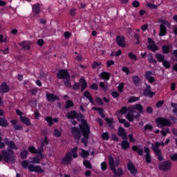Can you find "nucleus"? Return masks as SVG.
I'll use <instances>...</instances> for the list:
<instances>
[{
  "label": "nucleus",
  "instance_id": "nucleus-7",
  "mask_svg": "<svg viewBox=\"0 0 177 177\" xmlns=\"http://www.w3.org/2000/svg\"><path fill=\"white\" fill-rule=\"evenodd\" d=\"M45 145H48V138L46 137L44 138V140L41 143V147L39 148L37 151L35 149V147L33 146L29 147L28 151H30V153H32L33 154H35L37 153V154H39L41 158H42V157H44V155H42V151H44V146H45Z\"/></svg>",
  "mask_w": 177,
  "mask_h": 177
},
{
  "label": "nucleus",
  "instance_id": "nucleus-40",
  "mask_svg": "<svg viewBox=\"0 0 177 177\" xmlns=\"http://www.w3.org/2000/svg\"><path fill=\"white\" fill-rule=\"evenodd\" d=\"M138 100H140V97L132 96L128 99V102L133 103L134 102H138Z\"/></svg>",
  "mask_w": 177,
  "mask_h": 177
},
{
  "label": "nucleus",
  "instance_id": "nucleus-8",
  "mask_svg": "<svg viewBox=\"0 0 177 177\" xmlns=\"http://www.w3.org/2000/svg\"><path fill=\"white\" fill-rule=\"evenodd\" d=\"M160 32L159 35L160 37H164V35H166L167 34V27H171V24L167 21V19H160Z\"/></svg>",
  "mask_w": 177,
  "mask_h": 177
},
{
  "label": "nucleus",
  "instance_id": "nucleus-16",
  "mask_svg": "<svg viewBox=\"0 0 177 177\" xmlns=\"http://www.w3.org/2000/svg\"><path fill=\"white\" fill-rule=\"evenodd\" d=\"M118 45L122 48H125L127 46V43H125V38L122 35L118 36L116 38Z\"/></svg>",
  "mask_w": 177,
  "mask_h": 177
},
{
  "label": "nucleus",
  "instance_id": "nucleus-10",
  "mask_svg": "<svg viewBox=\"0 0 177 177\" xmlns=\"http://www.w3.org/2000/svg\"><path fill=\"white\" fill-rule=\"evenodd\" d=\"M156 122L158 128H161V127H171V120L165 118H158L156 120Z\"/></svg>",
  "mask_w": 177,
  "mask_h": 177
},
{
  "label": "nucleus",
  "instance_id": "nucleus-27",
  "mask_svg": "<svg viewBox=\"0 0 177 177\" xmlns=\"http://www.w3.org/2000/svg\"><path fill=\"white\" fill-rule=\"evenodd\" d=\"M7 146L9 149H11L12 150H17V146H16V144L13 142L12 141H7L6 142Z\"/></svg>",
  "mask_w": 177,
  "mask_h": 177
},
{
  "label": "nucleus",
  "instance_id": "nucleus-19",
  "mask_svg": "<svg viewBox=\"0 0 177 177\" xmlns=\"http://www.w3.org/2000/svg\"><path fill=\"white\" fill-rule=\"evenodd\" d=\"M9 92V86L6 82L0 85V93H8Z\"/></svg>",
  "mask_w": 177,
  "mask_h": 177
},
{
  "label": "nucleus",
  "instance_id": "nucleus-24",
  "mask_svg": "<svg viewBox=\"0 0 177 177\" xmlns=\"http://www.w3.org/2000/svg\"><path fill=\"white\" fill-rule=\"evenodd\" d=\"M127 168L129 171H130L131 174L135 175L136 174V169L135 168V165L131 162H129L127 163Z\"/></svg>",
  "mask_w": 177,
  "mask_h": 177
},
{
  "label": "nucleus",
  "instance_id": "nucleus-49",
  "mask_svg": "<svg viewBox=\"0 0 177 177\" xmlns=\"http://www.w3.org/2000/svg\"><path fill=\"white\" fill-rule=\"evenodd\" d=\"M27 156H28V151H24L21 153V158L23 159L27 158Z\"/></svg>",
  "mask_w": 177,
  "mask_h": 177
},
{
  "label": "nucleus",
  "instance_id": "nucleus-31",
  "mask_svg": "<svg viewBox=\"0 0 177 177\" xmlns=\"http://www.w3.org/2000/svg\"><path fill=\"white\" fill-rule=\"evenodd\" d=\"M46 121H47L48 125H52V124H53V121L54 122H57L59 121V120L57 118H55L54 120L52 119V118L50 116H48L47 118H46Z\"/></svg>",
  "mask_w": 177,
  "mask_h": 177
},
{
  "label": "nucleus",
  "instance_id": "nucleus-47",
  "mask_svg": "<svg viewBox=\"0 0 177 177\" xmlns=\"http://www.w3.org/2000/svg\"><path fill=\"white\" fill-rule=\"evenodd\" d=\"M102 138L104 140H109V133L106 132V133H103L102 135Z\"/></svg>",
  "mask_w": 177,
  "mask_h": 177
},
{
  "label": "nucleus",
  "instance_id": "nucleus-20",
  "mask_svg": "<svg viewBox=\"0 0 177 177\" xmlns=\"http://www.w3.org/2000/svg\"><path fill=\"white\" fill-rule=\"evenodd\" d=\"M46 99L48 102H55V100H59V97L55 94L47 93Z\"/></svg>",
  "mask_w": 177,
  "mask_h": 177
},
{
  "label": "nucleus",
  "instance_id": "nucleus-6",
  "mask_svg": "<svg viewBox=\"0 0 177 177\" xmlns=\"http://www.w3.org/2000/svg\"><path fill=\"white\" fill-rule=\"evenodd\" d=\"M77 151H78V147H75L71 149V153H66V154L62 160V163L64 165L70 164V162H71L72 160L71 157H73V158H77L78 157Z\"/></svg>",
  "mask_w": 177,
  "mask_h": 177
},
{
  "label": "nucleus",
  "instance_id": "nucleus-28",
  "mask_svg": "<svg viewBox=\"0 0 177 177\" xmlns=\"http://www.w3.org/2000/svg\"><path fill=\"white\" fill-rule=\"evenodd\" d=\"M20 120H21V122L25 124V125H28V126L31 125V122L30 121V119H28L26 117L21 116L20 117Z\"/></svg>",
  "mask_w": 177,
  "mask_h": 177
},
{
  "label": "nucleus",
  "instance_id": "nucleus-36",
  "mask_svg": "<svg viewBox=\"0 0 177 177\" xmlns=\"http://www.w3.org/2000/svg\"><path fill=\"white\" fill-rule=\"evenodd\" d=\"M9 41V38L6 35H0V42L3 44V42H8Z\"/></svg>",
  "mask_w": 177,
  "mask_h": 177
},
{
  "label": "nucleus",
  "instance_id": "nucleus-37",
  "mask_svg": "<svg viewBox=\"0 0 177 177\" xmlns=\"http://www.w3.org/2000/svg\"><path fill=\"white\" fill-rule=\"evenodd\" d=\"M80 155L82 158H86L89 156V152L82 149H80Z\"/></svg>",
  "mask_w": 177,
  "mask_h": 177
},
{
  "label": "nucleus",
  "instance_id": "nucleus-42",
  "mask_svg": "<svg viewBox=\"0 0 177 177\" xmlns=\"http://www.w3.org/2000/svg\"><path fill=\"white\" fill-rule=\"evenodd\" d=\"M162 66L165 67V68H171V63L169 61H167L165 59L162 62Z\"/></svg>",
  "mask_w": 177,
  "mask_h": 177
},
{
  "label": "nucleus",
  "instance_id": "nucleus-29",
  "mask_svg": "<svg viewBox=\"0 0 177 177\" xmlns=\"http://www.w3.org/2000/svg\"><path fill=\"white\" fill-rule=\"evenodd\" d=\"M80 84L82 86V88H81L82 92L85 91V88H86V86H88V85L86 84V81H85V79L81 78L80 80Z\"/></svg>",
  "mask_w": 177,
  "mask_h": 177
},
{
  "label": "nucleus",
  "instance_id": "nucleus-32",
  "mask_svg": "<svg viewBox=\"0 0 177 177\" xmlns=\"http://www.w3.org/2000/svg\"><path fill=\"white\" fill-rule=\"evenodd\" d=\"M84 95L85 96V97H87V99H88L90 103L93 104V99L92 98V95H91V93H89V91H85L84 93Z\"/></svg>",
  "mask_w": 177,
  "mask_h": 177
},
{
  "label": "nucleus",
  "instance_id": "nucleus-54",
  "mask_svg": "<svg viewBox=\"0 0 177 177\" xmlns=\"http://www.w3.org/2000/svg\"><path fill=\"white\" fill-rule=\"evenodd\" d=\"M21 165L23 168H28V162L27 160H24L21 162Z\"/></svg>",
  "mask_w": 177,
  "mask_h": 177
},
{
  "label": "nucleus",
  "instance_id": "nucleus-18",
  "mask_svg": "<svg viewBox=\"0 0 177 177\" xmlns=\"http://www.w3.org/2000/svg\"><path fill=\"white\" fill-rule=\"evenodd\" d=\"M72 135L74 136L75 139H80V138H81V133L77 127L72 128Z\"/></svg>",
  "mask_w": 177,
  "mask_h": 177
},
{
  "label": "nucleus",
  "instance_id": "nucleus-41",
  "mask_svg": "<svg viewBox=\"0 0 177 177\" xmlns=\"http://www.w3.org/2000/svg\"><path fill=\"white\" fill-rule=\"evenodd\" d=\"M0 125L1 127H8V125H9V124L8 123V121L6 120L3 118H1L0 119Z\"/></svg>",
  "mask_w": 177,
  "mask_h": 177
},
{
  "label": "nucleus",
  "instance_id": "nucleus-26",
  "mask_svg": "<svg viewBox=\"0 0 177 177\" xmlns=\"http://www.w3.org/2000/svg\"><path fill=\"white\" fill-rule=\"evenodd\" d=\"M32 11L36 15H39L41 12V5L40 4H35L32 6Z\"/></svg>",
  "mask_w": 177,
  "mask_h": 177
},
{
  "label": "nucleus",
  "instance_id": "nucleus-46",
  "mask_svg": "<svg viewBox=\"0 0 177 177\" xmlns=\"http://www.w3.org/2000/svg\"><path fill=\"white\" fill-rule=\"evenodd\" d=\"M171 107H173V113L177 115V104L175 103H171Z\"/></svg>",
  "mask_w": 177,
  "mask_h": 177
},
{
  "label": "nucleus",
  "instance_id": "nucleus-1",
  "mask_svg": "<svg viewBox=\"0 0 177 177\" xmlns=\"http://www.w3.org/2000/svg\"><path fill=\"white\" fill-rule=\"evenodd\" d=\"M66 117L72 120L77 118L78 121H81L80 127L83 136L82 142L84 143L85 147L88 146V139H89V135H91V127H89L86 120H84V115L81 113L77 115V112L72 111L71 113H68Z\"/></svg>",
  "mask_w": 177,
  "mask_h": 177
},
{
  "label": "nucleus",
  "instance_id": "nucleus-39",
  "mask_svg": "<svg viewBox=\"0 0 177 177\" xmlns=\"http://www.w3.org/2000/svg\"><path fill=\"white\" fill-rule=\"evenodd\" d=\"M53 135H54V136H56V138H59V137L62 136V130L55 129L54 130Z\"/></svg>",
  "mask_w": 177,
  "mask_h": 177
},
{
  "label": "nucleus",
  "instance_id": "nucleus-21",
  "mask_svg": "<svg viewBox=\"0 0 177 177\" xmlns=\"http://www.w3.org/2000/svg\"><path fill=\"white\" fill-rule=\"evenodd\" d=\"M132 150H133V151H136L139 156H143V147L142 145L133 146Z\"/></svg>",
  "mask_w": 177,
  "mask_h": 177
},
{
  "label": "nucleus",
  "instance_id": "nucleus-3",
  "mask_svg": "<svg viewBox=\"0 0 177 177\" xmlns=\"http://www.w3.org/2000/svg\"><path fill=\"white\" fill-rule=\"evenodd\" d=\"M109 167L111 171H113V174L116 176H122V169L118 168L117 171L115 170V167H118V165H120V158H116L114 160L113 157L109 156Z\"/></svg>",
  "mask_w": 177,
  "mask_h": 177
},
{
  "label": "nucleus",
  "instance_id": "nucleus-56",
  "mask_svg": "<svg viewBox=\"0 0 177 177\" xmlns=\"http://www.w3.org/2000/svg\"><path fill=\"white\" fill-rule=\"evenodd\" d=\"M153 129V126L151 124H147L145 127V131H151Z\"/></svg>",
  "mask_w": 177,
  "mask_h": 177
},
{
  "label": "nucleus",
  "instance_id": "nucleus-30",
  "mask_svg": "<svg viewBox=\"0 0 177 177\" xmlns=\"http://www.w3.org/2000/svg\"><path fill=\"white\" fill-rule=\"evenodd\" d=\"M172 48V46H167L165 45L162 47V50L163 51V53L168 54L171 51V48Z\"/></svg>",
  "mask_w": 177,
  "mask_h": 177
},
{
  "label": "nucleus",
  "instance_id": "nucleus-17",
  "mask_svg": "<svg viewBox=\"0 0 177 177\" xmlns=\"http://www.w3.org/2000/svg\"><path fill=\"white\" fill-rule=\"evenodd\" d=\"M118 132V136H120L123 140H127L128 139V137L127 136V132L124 128L119 127Z\"/></svg>",
  "mask_w": 177,
  "mask_h": 177
},
{
  "label": "nucleus",
  "instance_id": "nucleus-59",
  "mask_svg": "<svg viewBox=\"0 0 177 177\" xmlns=\"http://www.w3.org/2000/svg\"><path fill=\"white\" fill-rule=\"evenodd\" d=\"M170 158L172 161H177V153L171 155Z\"/></svg>",
  "mask_w": 177,
  "mask_h": 177
},
{
  "label": "nucleus",
  "instance_id": "nucleus-4",
  "mask_svg": "<svg viewBox=\"0 0 177 177\" xmlns=\"http://www.w3.org/2000/svg\"><path fill=\"white\" fill-rule=\"evenodd\" d=\"M2 160H4L6 162H11L13 164V162H15V153L10 150H8V151H3L1 153H0V161H2Z\"/></svg>",
  "mask_w": 177,
  "mask_h": 177
},
{
  "label": "nucleus",
  "instance_id": "nucleus-52",
  "mask_svg": "<svg viewBox=\"0 0 177 177\" xmlns=\"http://www.w3.org/2000/svg\"><path fill=\"white\" fill-rule=\"evenodd\" d=\"M161 133L163 136H167V133H169V129H163L161 131Z\"/></svg>",
  "mask_w": 177,
  "mask_h": 177
},
{
  "label": "nucleus",
  "instance_id": "nucleus-50",
  "mask_svg": "<svg viewBox=\"0 0 177 177\" xmlns=\"http://www.w3.org/2000/svg\"><path fill=\"white\" fill-rule=\"evenodd\" d=\"M102 64V62H95L92 64V68H97V67H100V66Z\"/></svg>",
  "mask_w": 177,
  "mask_h": 177
},
{
  "label": "nucleus",
  "instance_id": "nucleus-14",
  "mask_svg": "<svg viewBox=\"0 0 177 177\" xmlns=\"http://www.w3.org/2000/svg\"><path fill=\"white\" fill-rule=\"evenodd\" d=\"M151 86L149 84H146V88L144 91V95L145 96H149V97H153L156 95L155 92L151 91Z\"/></svg>",
  "mask_w": 177,
  "mask_h": 177
},
{
  "label": "nucleus",
  "instance_id": "nucleus-9",
  "mask_svg": "<svg viewBox=\"0 0 177 177\" xmlns=\"http://www.w3.org/2000/svg\"><path fill=\"white\" fill-rule=\"evenodd\" d=\"M164 142H156L155 144H152V149L158 156L159 161H162L164 159L162 158V155H161V150H160L158 147H160V146H164Z\"/></svg>",
  "mask_w": 177,
  "mask_h": 177
},
{
  "label": "nucleus",
  "instance_id": "nucleus-62",
  "mask_svg": "<svg viewBox=\"0 0 177 177\" xmlns=\"http://www.w3.org/2000/svg\"><path fill=\"white\" fill-rule=\"evenodd\" d=\"M132 5H133V8H139L140 3H139V1H133Z\"/></svg>",
  "mask_w": 177,
  "mask_h": 177
},
{
  "label": "nucleus",
  "instance_id": "nucleus-58",
  "mask_svg": "<svg viewBox=\"0 0 177 177\" xmlns=\"http://www.w3.org/2000/svg\"><path fill=\"white\" fill-rule=\"evenodd\" d=\"M101 168L102 171H106V169H107V165L105 163V162L101 163Z\"/></svg>",
  "mask_w": 177,
  "mask_h": 177
},
{
  "label": "nucleus",
  "instance_id": "nucleus-2",
  "mask_svg": "<svg viewBox=\"0 0 177 177\" xmlns=\"http://www.w3.org/2000/svg\"><path fill=\"white\" fill-rule=\"evenodd\" d=\"M127 110V119L130 122H132L133 120H136V118L140 117V113H143V106L140 104H136L129 106Z\"/></svg>",
  "mask_w": 177,
  "mask_h": 177
},
{
  "label": "nucleus",
  "instance_id": "nucleus-35",
  "mask_svg": "<svg viewBox=\"0 0 177 177\" xmlns=\"http://www.w3.org/2000/svg\"><path fill=\"white\" fill-rule=\"evenodd\" d=\"M156 57L158 59V61L160 62V63H162L165 60V57L164 55L160 53L156 54Z\"/></svg>",
  "mask_w": 177,
  "mask_h": 177
},
{
  "label": "nucleus",
  "instance_id": "nucleus-44",
  "mask_svg": "<svg viewBox=\"0 0 177 177\" xmlns=\"http://www.w3.org/2000/svg\"><path fill=\"white\" fill-rule=\"evenodd\" d=\"M93 110H97V111H98V113H99L100 117H102V118H104V113H104L103 109H100V108H93Z\"/></svg>",
  "mask_w": 177,
  "mask_h": 177
},
{
  "label": "nucleus",
  "instance_id": "nucleus-22",
  "mask_svg": "<svg viewBox=\"0 0 177 177\" xmlns=\"http://www.w3.org/2000/svg\"><path fill=\"white\" fill-rule=\"evenodd\" d=\"M132 150H133V151H136L139 156H143V147L142 145L133 146Z\"/></svg>",
  "mask_w": 177,
  "mask_h": 177
},
{
  "label": "nucleus",
  "instance_id": "nucleus-34",
  "mask_svg": "<svg viewBox=\"0 0 177 177\" xmlns=\"http://www.w3.org/2000/svg\"><path fill=\"white\" fill-rule=\"evenodd\" d=\"M121 147L123 150H128L129 149V142L128 141H122Z\"/></svg>",
  "mask_w": 177,
  "mask_h": 177
},
{
  "label": "nucleus",
  "instance_id": "nucleus-64",
  "mask_svg": "<svg viewBox=\"0 0 177 177\" xmlns=\"http://www.w3.org/2000/svg\"><path fill=\"white\" fill-rule=\"evenodd\" d=\"M45 41H44V39H40L39 40H37V45H39V46H42V45H44Z\"/></svg>",
  "mask_w": 177,
  "mask_h": 177
},
{
  "label": "nucleus",
  "instance_id": "nucleus-53",
  "mask_svg": "<svg viewBox=\"0 0 177 177\" xmlns=\"http://www.w3.org/2000/svg\"><path fill=\"white\" fill-rule=\"evenodd\" d=\"M121 50H118L117 52H113L111 53V56H121Z\"/></svg>",
  "mask_w": 177,
  "mask_h": 177
},
{
  "label": "nucleus",
  "instance_id": "nucleus-38",
  "mask_svg": "<svg viewBox=\"0 0 177 177\" xmlns=\"http://www.w3.org/2000/svg\"><path fill=\"white\" fill-rule=\"evenodd\" d=\"M74 106V102L72 100H68L65 103V109H70Z\"/></svg>",
  "mask_w": 177,
  "mask_h": 177
},
{
  "label": "nucleus",
  "instance_id": "nucleus-48",
  "mask_svg": "<svg viewBox=\"0 0 177 177\" xmlns=\"http://www.w3.org/2000/svg\"><path fill=\"white\" fill-rule=\"evenodd\" d=\"M124 89V83H120L118 86V91L120 93H122V91Z\"/></svg>",
  "mask_w": 177,
  "mask_h": 177
},
{
  "label": "nucleus",
  "instance_id": "nucleus-12",
  "mask_svg": "<svg viewBox=\"0 0 177 177\" xmlns=\"http://www.w3.org/2000/svg\"><path fill=\"white\" fill-rule=\"evenodd\" d=\"M148 49H150L152 52H157L158 50V46L154 44L153 39L148 38Z\"/></svg>",
  "mask_w": 177,
  "mask_h": 177
},
{
  "label": "nucleus",
  "instance_id": "nucleus-25",
  "mask_svg": "<svg viewBox=\"0 0 177 177\" xmlns=\"http://www.w3.org/2000/svg\"><path fill=\"white\" fill-rule=\"evenodd\" d=\"M19 45L21 46H22V48L24 49H26V50H28L30 49V46L31 45V41H22L19 44Z\"/></svg>",
  "mask_w": 177,
  "mask_h": 177
},
{
  "label": "nucleus",
  "instance_id": "nucleus-60",
  "mask_svg": "<svg viewBox=\"0 0 177 177\" xmlns=\"http://www.w3.org/2000/svg\"><path fill=\"white\" fill-rule=\"evenodd\" d=\"M90 88H91V89H93L94 91H97L99 87L97 86V84H93L90 86Z\"/></svg>",
  "mask_w": 177,
  "mask_h": 177
},
{
  "label": "nucleus",
  "instance_id": "nucleus-57",
  "mask_svg": "<svg viewBox=\"0 0 177 177\" xmlns=\"http://www.w3.org/2000/svg\"><path fill=\"white\" fill-rule=\"evenodd\" d=\"M147 8H150V9H157V6L152 3H147Z\"/></svg>",
  "mask_w": 177,
  "mask_h": 177
},
{
  "label": "nucleus",
  "instance_id": "nucleus-63",
  "mask_svg": "<svg viewBox=\"0 0 177 177\" xmlns=\"http://www.w3.org/2000/svg\"><path fill=\"white\" fill-rule=\"evenodd\" d=\"M107 67H110L111 66H113L114 64V61L113 60H108L106 62Z\"/></svg>",
  "mask_w": 177,
  "mask_h": 177
},
{
  "label": "nucleus",
  "instance_id": "nucleus-11",
  "mask_svg": "<svg viewBox=\"0 0 177 177\" xmlns=\"http://www.w3.org/2000/svg\"><path fill=\"white\" fill-rule=\"evenodd\" d=\"M28 169L30 171V172H37L39 174H42L44 172V169H42V168H41V166H35L34 165H29Z\"/></svg>",
  "mask_w": 177,
  "mask_h": 177
},
{
  "label": "nucleus",
  "instance_id": "nucleus-45",
  "mask_svg": "<svg viewBox=\"0 0 177 177\" xmlns=\"http://www.w3.org/2000/svg\"><path fill=\"white\" fill-rule=\"evenodd\" d=\"M83 164H84V167H86V168H88L89 169H91V168H92V165L88 160L84 161Z\"/></svg>",
  "mask_w": 177,
  "mask_h": 177
},
{
  "label": "nucleus",
  "instance_id": "nucleus-55",
  "mask_svg": "<svg viewBox=\"0 0 177 177\" xmlns=\"http://www.w3.org/2000/svg\"><path fill=\"white\" fill-rule=\"evenodd\" d=\"M129 57L130 59H131V60H136V59H137L136 55H135L133 54V53H130L129 54Z\"/></svg>",
  "mask_w": 177,
  "mask_h": 177
},
{
  "label": "nucleus",
  "instance_id": "nucleus-5",
  "mask_svg": "<svg viewBox=\"0 0 177 177\" xmlns=\"http://www.w3.org/2000/svg\"><path fill=\"white\" fill-rule=\"evenodd\" d=\"M57 77L59 80H64V85L68 88L71 87V84L70 83V75L66 70H60L57 74Z\"/></svg>",
  "mask_w": 177,
  "mask_h": 177
},
{
  "label": "nucleus",
  "instance_id": "nucleus-51",
  "mask_svg": "<svg viewBox=\"0 0 177 177\" xmlns=\"http://www.w3.org/2000/svg\"><path fill=\"white\" fill-rule=\"evenodd\" d=\"M32 160L30 161L32 164H39V158L38 157L32 158Z\"/></svg>",
  "mask_w": 177,
  "mask_h": 177
},
{
  "label": "nucleus",
  "instance_id": "nucleus-61",
  "mask_svg": "<svg viewBox=\"0 0 177 177\" xmlns=\"http://www.w3.org/2000/svg\"><path fill=\"white\" fill-rule=\"evenodd\" d=\"M96 102L98 104H100V106H102V104H103V100L99 97H96Z\"/></svg>",
  "mask_w": 177,
  "mask_h": 177
},
{
  "label": "nucleus",
  "instance_id": "nucleus-43",
  "mask_svg": "<svg viewBox=\"0 0 177 177\" xmlns=\"http://www.w3.org/2000/svg\"><path fill=\"white\" fill-rule=\"evenodd\" d=\"M133 84H135V85H138V84H139V82H140V78H139L138 76H134L133 77Z\"/></svg>",
  "mask_w": 177,
  "mask_h": 177
},
{
  "label": "nucleus",
  "instance_id": "nucleus-13",
  "mask_svg": "<svg viewBox=\"0 0 177 177\" xmlns=\"http://www.w3.org/2000/svg\"><path fill=\"white\" fill-rule=\"evenodd\" d=\"M145 77L149 84H153V82H156V78L153 77V73H151L150 71L145 73Z\"/></svg>",
  "mask_w": 177,
  "mask_h": 177
},
{
  "label": "nucleus",
  "instance_id": "nucleus-15",
  "mask_svg": "<svg viewBox=\"0 0 177 177\" xmlns=\"http://www.w3.org/2000/svg\"><path fill=\"white\" fill-rule=\"evenodd\" d=\"M171 164L169 161L164 162L159 165L160 169H162V171H168L169 169H171Z\"/></svg>",
  "mask_w": 177,
  "mask_h": 177
},
{
  "label": "nucleus",
  "instance_id": "nucleus-23",
  "mask_svg": "<svg viewBox=\"0 0 177 177\" xmlns=\"http://www.w3.org/2000/svg\"><path fill=\"white\" fill-rule=\"evenodd\" d=\"M144 151L145 153H146V155H145L146 162L149 164V162H151V157H150V149L147 147H145Z\"/></svg>",
  "mask_w": 177,
  "mask_h": 177
},
{
  "label": "nucleus",
  "instance_id": "nucleus-33",
  "mask_svg": "<svg viewBox=\"0 0 177 177\" xmlns=\"http://www.w3.org/2000/svg\"><path fill=\"white\" fill-rule=\"evenodd\" d=\"M100 76L101 77V78H102V80H106V81H108V80H110V73L107 72L102 73Z\"/></svg>",
  "mask_w": 177,
  "mask_h": 177
}]
</instances>
